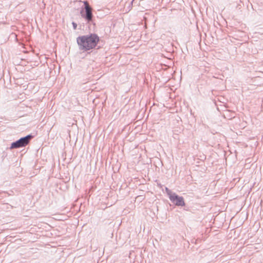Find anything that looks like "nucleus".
Masks as SVG:
<instances>
[{
  "instance_id": "3",
  "label": "nucleus",
  "mask_w": 263,
  "mask_h": 263,
  "mask_svg": "<svg viewBox=\"0 0 263 263\" xmlns=\"http://www.w3.org/2000/svg\"><path fill=\"white\" fill-rule=\"evenodd\" d=\"M33 136L30 134L25 137H22L18 140L12 142L10 147V149L14 148H18L23 147H25L30 142L31 139Z\"/></svg>"
},
{
  "instance_id": "2",
  "label": "nucleus",
  "mask_w": 263,
  "mask_h": 263,
  "mask_svg": "<svg viewBox=\"0 0 263 263\" xmlns=\"http://www.w3.org/2000/svg\"><path fill=\"white\" fill-rule=\"evenodd\" d=\"M84 8L82 9L80 11V14L81 16L89 24L92 23L93 25L95 24L93 23V15L92 12V9L89 5L87 1L84 2Z\"/></svg>"
},
{
  "instance_id": "7",
  "label": "nucleus",
  "mask_w": 263,
  "mask_h": 263,
  "mask_svg": "<svg viewBox=\"0 0 263 263\" xmlns=\"http://www.w3.org/2000/svg\"><path fill=\"white\" fill-rule=\"evenodd\" d=\"M72 26H73V28L74 30H76L77 28V24L74 22H73L72 23Z\"/></svg>"
},
{
  "instance_id": "4",
  "label": "nucleus",
  "mask_w": 263,
  "mask_h": 263,
  "mask_svg": "<svg viewBox=\"0 0 263 263\" xmlns=\"http://www.w3.org/2000/svg\"><path fill=\"white\" fill-rule=\"evenodd\" d=\"M170 199L172 202L178 206H183L185 204L183 197L179 196L175 193H173L172 195H170Z\"/></svg>"
},
{
  "instance_id": "6",
  "label": "nucleus",
  "mask_w": 263,
  "mask_h": 263,
  "mask_svg": "<svg viewBox=\"0 0 263 263\" xmlns=\"http://www.w3.org/2000/svg\"><path fill=\"white\" fill-rule=\"evenodd\" d=\"M165 190H166V193L169 197H170V195H172L173 194V193H172L167 187L165 188Z\"/></svg>"
},
{
  "instance_id": "1",
  "label": "nucleus",
  "mask_w": 263,
  "mask_h": 263,
  "mask_svg": "<svg viewBox=\"0 0 263 263\" xmlns=\"http://www.w3.org/2000/svg\"><path fill=\"white\" fill-rule=\"evenodd\" d=\"M99 41L100 37L96 33H89L79 36L77 38V43L79 50L84 52L95 49Z\"/></svg>"
},
{
  "instance_id": "5",
  "label": "nucleus",
  "mask_w": 263,
  "mask_h": 263,
  "mask_svg": "<svg viewBox=\"0 0 263 263\" xmlns=\"http://www.w3.org/2000/svg\"><path fill=\"white\" fill-rule=\"evenodd\" d=\"M9 38H10L11 39H14V40L17 41V35L15 33H13V32L11 33L10 34Z\"/></svg>"
},
{
  "instance_id": "8",
  "label": "nucleus",
  "mask_w": 263,
  "mask_h": 263,
  "mask_svg": "<svg viewBox=\"0 0 263 263\" xmlns=\"http://www.w3.org/2000/svg\"><path fill=\"white\" fill-rule=\"evenodd\" d=\"M134 0H133V1H132L131 2V4H133V2H134Z\"/></svg>"
}]
</instances>
